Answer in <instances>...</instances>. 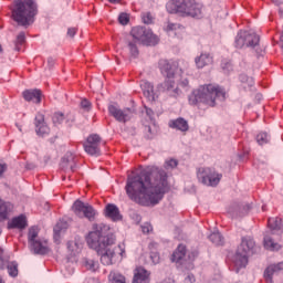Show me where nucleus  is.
Listing matches in <instances>:
<instances>
[{
  "mask_svg": "<svg viewBox=\"0 0 283 283\" xmlns=\"http://www.w3.org/2000/svg\"><path fill=\"white\" fill-rule=\"evenodd\" d=\"M167 178V171L156 167H147L135 176H128L126 193L133 202L158 205L167 193L169 187Z\"/></svg>",
  "mask_w": 283,
  "mask_h": 283,
  "instance_id": "nucleus-1",
  "label": "nucleus"
},
{
  "mask_svg": "<svg viewBox=\"0 0 283 283\" xmlns=\"http://www.w3.org/2000/svg\"><path fill=\"white\" fill-rule=\"evenodd\" d=\"M92 229L86 237L87 245L101 255V262L104 266L114 264L116 252L107 249V247H112L116 242V237L112 232V228L105 223H94Z\"/></svg>",
  "mask_w": 283,
  "mask_h": 283,
  "instance_id": "nucleus-2",
  "label": "nucleus"
},
{
  "mask_svg": "<svg viewBox=\"0 0 283 283\" xmlns=\"http://www.w3.org/2000/svg\"><path fill=\"white\" fill-rule=\"evenodd\" d=\"M189 105H206L207 107H216L217 101H227V91L217 84H208L200 86L191 92L188 96Z\"/></svg>",
  "mask_w": 283,
  "mask_h": 283,
  "instance_id": "nucleus-3",
  "label": "nucleus"
},
{
  "mask_svg": "<svg viewBox=\"0 0 283 283\" xmlns=\"http://www.w3.org/2000/svg\"><path fill=\"white\" fill-rule=\"evenodd\" d=\"M12 19L22 28L32 25L39 14V4L36 0H14L11 10Z\"/></svg>",
  "mask_w": 283,
  "mask_h": 283,
  "instance_id": "nucleus-4",
  "label": "nucleus"
},
{
  "mask_svg": "<svg viewBox=\"0 0 283 283\" xmlns=\"http://www.w3.org/2000/svg\"><path fill=\"white\" fill-rule=\"evenodd\" d=\"M166 8L170 14L202 19V4L196 2V0H171Z\"/></svg>",
  "mask_w": 283,
  "mask_h": 283,
  "instance_id": "nucleus-5",
  "label": "nucleus"
},
{
  "mask_svg": "<svg viewBox=\"0 0 283 283\" xmlns=\"http://www.w3.org/2000/svg\"><path fill=\"white\" fill-rule=\"evenodd\" d=\"M253 249H255V241L253 238L243 237L233 260L234 265L238 269H244V266L249 264V253H253Z\"/></svg>",
  "mask_w": 283,
  "mask_h": 283,
  "instance_id": "nucleus-6",
  "label": "nucleus"
},
{
  "mask_svg": "<svg viewBox=\"0 0 283 283\" xmlns=\"http://www.w3.org/2000/svg\"><path fill=\"white\" fill-rule=\"evenodd\" d=\"M197 178L206 187H218L222 180V174L216 171L213 168H199Z\"/></svg>",
  "mask_w": 283,
  "mask_h": 283,
  "instance_id": "nucleus-7",
  "label": "nucleus"
},
{
  "mask_svg": "<svg viewBox=\"0 0 283 283\" xmlns=\"http://www.w3.org/2000/svg\"><path fill=\"white\" fill-rule=\"evenodd\" d=\"M256 48L260 45V35L254 32L239 31L234 39V48L242 50V48Z\"/></svg>",
  "mask_w": 283,
  "mask_h": 283,
  "instance_id": "nucleus-8",
  "label": "nucleus"
},
{
  "mask_svg": "<svg viewBox=\"0 0 283 283\" xmlns=\"http://www.w3.org/2000/svg\"><path fill=\"white\" fill-rule=\"evenodd\" d=\"M72 211L75 213V216H77V218H86L88 222H94V220H96V216L98 214L92 205L85 203L80 199L75 200L73 203Z\"/></svg>",
  "mask_w": 283,
  "mask_h": 283,
  "instance_id": "nucleus-9",
  "label": "nucleus"
},
{
  "mask_svg": "<svg viewBox=\"0 0 283 283\" xmlns=\"http://www.w3.org/2000/svg\"><path fill=\"white\" fill-rule=\"evenodd\" d=\"M130 34L135 41H140L145 45H156L158 43V36L151 32V29L146 27H134Z\"/></svg>",
  "mask_w": 283,
  "mask_h": 283,
  "instance_id": "nucleus-10",
  "label": "nucleus"
},
{
  "mask_svg": "<svg viewBox=\"0 0 283 283\" xmlns=\"http://www.w3.org/2000/svg\"><path fill=\"white\" fill-rule=\"evenodd\" d=\"M39 238V227H31L28 233L29 244L36 255H45L48 253V245L45 241L42 242Z\"/></svg>",
  "mask_w": 283,
  "mask_h": 283,
  "instance_id": "nucleus-11",
  "label": "nucleus"
},
{
  "mask_svg": "<svg viewBox=\"0 0 283 283\" xmlns=\"http://www.w3.org/2000/svg\"><path fill=\"white\" fill-rule=\"evenodd\" d=\"M108 113L118 123H127V120L132 119V109L130 108L120 109L118 104H109Z\"/></svg>",
  "mask_w": 283,
  "mask_h": 283,
  "instance_id": "nucleus-12",
  "label": "nucleus"
},
{
  "mask_svg": "<svg viewBox=\"0 0 283 283\" xmlns=\"http://www.w3.org/2000/svg\"><path fill=\"white\" fill-rule=\"evenodd\" d=\"M35 134L40 138H45L50 136V126L45 123V115L38 113L34 118Z\"/></svg>",
  "mask_w": 283,
  "mask_h": 283,
  "instance_id": "nucleus-13",
  "label": "nucleus"
},
{
  "mask_svg": "<svg viewBox=\"0 0 283 283\" xmlns=\"http://www.w3.org/2000/svg\"><path fill=\"white\" fill-rule=\"evenodd\" d=\"M249 211H251V205L249 203L240 205L238 202H232L228 207V213L231 218H244Z\"/></svg>",
  "mask_w": 283,
  "mask_h": 283,
  "instance_id": "nucleus-14",
  "label": "nucleus"
},
{
  "mask_svg": "<svg viewBox=\"0 0 283 283\" xmlns=\"http://www.w3.org/2000/svg\"><path fill=\"white\" fill-rule=\"evenodd\" d=\"M60 167L63 171H71L72 174L76 171V157L74 154L66 153L61 159Z\"/></svg>",
  "mask_w": 283,
  "mask_h": 283,
  "instance_id": "nucleus-15",
  "label": "nucleus"
},
{
  "mask_svg": "<svg viewBox=\"0 0 283 283\" xmlns=\"http://www.w3.org/2000/svg\"><path fill=\"white\" fill-rule=\"evenodd\" d=\"M263 247L268 251H280V249H282V245L277 243L275 239V232L273 231H269L264 234Z\"/></svg>",
  "mask_w": 283,
  "mask_h": 283,
  "instance_id": "nucleus-16",
  "label": "nucleus"
},
{
  "mask_svg": "<svg viewBox=\"0 0 283 283\" xmlns=\"http://www.w3.org/2000/svg\"><path fill=\"white\" fill-rule=\"evenodd\" d=\"M283 271V261L274 264H270L268 269L264 270L263 277L266 283H273V275H277Z\"/></svg>",
  "mask_w": 283,
  "mask_h": 283,
  "instance_id": "nucleus-17",
  "label": "nucleus"
},
{
  "mask_svg": "<svg viewBox=\"0 0 283 283\" xmlns=\"http://www.w3.org/2000/svg\"><path fill=\"white\" fill-rule=\"evenodd\" d=\"M159 70L166 78H174L176 76V64L169 63L167 60L159 61Z\"/></svg>",
  "mask_w": 283,
  "mask_h": 283,
  "instance_id": "nucleus-18",
  "label": "nucleus"
},
{
  "mask_svg": "<svg viewBox=\"0 0 283 283\" xmlns=\"http://www.w3.org/2000/svg\"><path fill=\"white\" fill-rule=\"evenodd\" d=\"M163 92H168L169 96H180V88L176 87V81L174 78H167L160 84Z\"/></svg>",
  "mask_w": 283,
  "mask_h": 283,
  "instance_id": "nucleus-19",
  "label": "nucleus"
},
{
  "mask_svg": "<svg viewBox=\"0 0 283 283\" xmlns=\"http://www.w3.org/2000/svg\"><path fill=\"white\" fill-rule=\"evenodd\" d=\"M22 96L28 103H35L39 105V103H41V96H43V93H41V90L39 88H31L23 91Z\"/></svg>",
  "mask_w": 283,
  "mask_h": 283,
  "instance_id": "nucleus-20",
  "label": "nucleus"
},
{
  "mask_svg": "<svg viewBox=\"0 0 283 283\" xmlns=\"http://www.w3.org/2000/svg\"><path fill=\"white\" fill-rule=\"evenodd\" d=\"M105 216L113 220V222H118V220H123V216H120V210L118 206L114 203H108L105 207Z\"/></svg>",
  "mask_w": 283,
  "mask_h": 283,
  "instance_id": "nucleus-21",
  "label": "nucleus"
},
{
  "mask_svg": "<svg viewBox=\"0 0 283 283\" xmlns=\"http://www.w3.org/2000/svg\"><path fill=\"white\" fill-rule=\"evenodd\" d=\"M25 227H28V219L25 218V214L14 217L8 222V229H19L20 231H23Z\"/></svg>",
  "mask_w": 283,
  "mask_h": 283,
  "instance_id": "nucleus-22",
  "label": "nucleus"
},
{
  "mask_svg": "<svg viewBox=\"0 0 283 283\" xmlns=\"http://www.w3.org/2000/svg\"><path fill=\"white\" fill-rule=\"evenodd\" d=\"M140 87H142V92H143L145 98H147V101H150V102L156 101V93L154 92V84H151V82L144 80L140 82Z\"/></svg>",
  "mask_w": 283,
  "mask_h": 283,
  "instance_id": "nucleus-23",
  "label": "nucleus"
},
{
  "mask_svg": "<svg viewBox=\"0 0 283 283\" xmlns=\"http://www.w3.org/2000/svg\"><path fill=\"white\" fill-rule=\"evenodd\" d=\"M149 275L150 273L145 268L139 266L136 269L133 283H149Z\"/></svg>",
  "mask_w": 283,
  "mask_h": 283,
  "instance_id": "nucleus-24",
  "label": "nucleus"
},
{
  "mask_svg": "<svg viewBox=\"0 0 283 283\" xmlns=\"http://www.w3.org/2000/svg\"><path fill=\"white\" fill-rule=\"evenodd\" d=\"M168 125L171 129H178V132H189V122L182 117L171 119Z\"/></svg>",
  "mask_w": 283,
  "mask_h": 283,
  "instance_id": "nucleus-25",
  "label": "nucleus"
},
{
  "mask_svg": "<svg viewBox=\"0 0 283 283\" xmlns=\"http://www.w3.org/2000/svg\"><path fill=\"white\" fill-rule=\"evenodd\" d=\"M195 63L199 70H202V67H207V65H213V56L209 53H202L195 59Z\"/></svg>",
  "mask_w": 283,
  "mask_h": 283,
  "instance_id": "nucleus-26",
  "label": "nucleus"
},
{
  "mask_svg": "<svg viewBox=\"0 0 283 283\" xmlns=\"http://www.w3.org/2000/svg\"><path fill=\"white\" fill-rule=\"evenodd\" d=\"M13 206L10 202H6L0 199V222L8 220V216L12 212Z\"/></svg>",
  "mask_w": 283,
  "mask_h": 283,
  "instance_id": "nucleus-27",
  "label": "nucleus"
},
{
  "mask_svg": "<svg viewBox=\"0 0 283 283\" xmlns=\"http://www.w3.org/2000/svg\"><path fill=\"white\" fill-rule=\"evenodd\" d=\"M268 227L271 229L272 233L275 231H283V222L281 218H270L268 220Z\"/></svg>",
  "mask_w": 283,
  "mask_h": 283,
  "instance_id": "nucleus-28",
  "label": "nucleus"
},
{
  "mask_svg": "<svg viewBox=\"0 0 283 283\" xmlns=\"http://www.w3.org/2000/svg\"><path fill=\"white\" fill-rule=\"evenodd\" d=\"M187 255V247L179 244L171 255V262H180Z\"/></svg>",
  "mask_w": 283,
  "mask_h": 283,
  "instance_id": "nucleus-29",
  "label": "nucleus"
},
{
  "mask_svg": "<svg viewBox=\"0 0 283 283\" xmlns=\"http://www.w3.org/2000/svg\"><path fill=\"white\" fill-rule=\"evenodd\" d=\"M109 283H127L125 276L118 271H112L108 275Z\"/></svg>",
  "mask_w": 283,
  "mask_h": 283,
  "instance_id": "nucleus-30",
  "label": "nucleus"
},
{
  "mask_svg": "<svg viewBox=\"0 0 283 283\" xmlns=\"http://www.w3.org/2000/svg\"><path fill=\"white\" fill-rule=\"evenodd\" d=\"M84 150L90 156H101V148L94 144L85 143L84 144Z\"/></svg>",
  "mask_w": 283,
  "mask_h": 283,
  "instance_id": "nucleus-31",
  "label": "nucleus"
},
{
  "mask_svg": "<svg viewBox=\"0 0 283 283\" xmlns=\"http://www.w3.org/2000/svg\"><path fill=\"white\" fill-rule=\"evenodd\" d=\"M209 240L212 242V244H216V247H222V244H224V238L220 232L211 233L209 235Z\"/></svg>",
  "mask_w": 283,
  "mask_h": 283,
  "instance_id": "nucleus-32",
  "label": "nucleus"
},
{
  "mask_svg": "<svg viewBox=\"0 0 283 283\" xmlns=\"http://www.w3.org/2000/svg\"><path fill=\"white\" fill-rule=\"evenodd\" d=\"M271 142V135L266 132H261L256 135V143L259 145H266Z\"/></svg>",
  "mask_w": 283,
  "mask_h": 283,
  "instance_id": "nucleus-33",
  "label": "nucleus"
},
{
  "mask_svg": "<svg viewBox=\"0 0 283 283\" xmlns=\"http://www.w3.org/2000/svg\"><path fill=\"white\" fill-rule=\"evenodd\" d=\"M25 43V32H20L14 41L17 52H21V46Z\"/></svg>",
  "mask_w": 283,
  "mask_h": 283,
  "instance_id": "nucleus-34",
  "label": "nucleus"
},
{
  "mask_svg": "<svg viewBox=\"0 0 283 283\" xmlns=\"http://www.w3.org/2000/svg\"><path fill=\"white\" fill-rule=\"evenodd\" d=\"M128 50H129V54L132 56V59H138V46L136 45V41H130L128 42Z\"/></svg>",
  "mask_w": 283,
  "mask_h": 283,
  "instance_id": "nucleus-35",
  "label": "nucleus"
},
{
  "mask_svg": "<svg viewBox=\"0 0 283 283\" xmlns=\"http://www.w3.org/2000/svg\"><path fill=\"white\" fill-rule=\"evenodd\" d=\"M85 266L86 269H88V271H92L93 273H96V271H98L99 269L98 261H94L92 259H87L85 261Z\"/></svg>",
  "mask_w": 283,
  "mask_h": 283,
  "instance_id": "nucleus-36",
  "label": "nucleus"
},
{
  "mask_svg": "<svg viewBox=\"0 0 283 283\" xmlns=\"http://www.w3.org/2000/svg\"><path fill=\"white\" fill-rule=\"evenodd\" d=\"M52 120H53V125H55V127L59 125H62V123L65 120V115L61 112L54 113Z\"/></svg>",
  "mask_w": 283,
  "mask_h": 283,
  "instance_id": "nucleus-37",
  "label": "nucleus"
},
{
  "mask_svg": "<svg viewBox=\"0 0 283 283\" xmlns=\"http://www.w3.org/2000/svg\"><path fill=\"white\" fill-rule=\"evenodd\" d=\"M65 229H67V221L60 220L54 227L53 231L55 235H59L61 231H65Z\"/></svg>",
  "mask_w": 283,
  "mask_h": 283,
  "instance_id": "nucleus-38",
  "label": "nucleus"
},
{
  "mask_svg": "<svg viewBox=\"0 0 283 283\" xmlns=\"http://www.w3.org/2000/svg\"><path fill=\"white\" fill-rule=\"evenodd\" d=\"M86 143H88L90 145H95V146L99 147L101 136H98V134L90 135L86 139Z\"/></svg>",
  "mask_w": 283,
  "mask_h": 283,
  "instance_id": "nucleus-39",
  "label": "nucleus"
},
{
  "mask_svg": "<svg viewBox=\"0 0 283 283\" xmlns=\"http://www.w3.org/2000/svg\"><path fill=\"white\" fill-rule=\"evenodd\" d=\"M164 167L165 169H176L178 167V160L174 158L167 159Z\"/></svg>",
  "mask_w": 283,
  "mask_h": 283,
  "instance_id": "nucleus-40",
  "label": "nucleus"
},
{
  "mask_svg": "<svg viewBox=\"0 0 283 283\" xmlns=\"http://www.w3.org/2000/svg\"><path fill=\"white\" fill-rule=\"evenodd\" d=\"M67 249L69 251H71V253H73V255H75L76 253H78V243L75 241H69Z\"/></svg>",
  "mask_w": 283,
  "mask_h": 283,
  "instance_id": "nucleus-41",
  "label": "nucleus"
},
{
  "mask_svg": "<svg viewBox=\"0 0 283 283\" xmlns=\"http://www.w3.org/2000/svg\"><path fill=\"white\" fill-rule=\"evenodd\" d=\"M221 67L223 72H231V70H233V64L231 63V61L223 60L221 62Z\"/></svg>",
  "mask_w": 283,
  "mask_h": 283,
  "instance_id": "nucleus-42",
  "label": "nucleus"
},
{
  "mask_svg": "<svg viewBox=\"0 0 283 283\" xmlns=\"http://www.w3.org/2000/svg\"><path fill=\"white\" fill-rule=\"evenodd\" d=\"M241 83H247L249 85V87H252L253 85V77H249L248 75L245 74H241L239 76Z\"/></svg>",
  "mask_w": 283,
  "mask_h": 283,
  "instance_id": "nucleus-43",
  "label": "nucleus"
},
{
  "mask_svg": "<svg viewBox=\"0 0 283 283\" xmlns=\"http://www.w3.org/2000/svg\"><path fill=\"white\" fill-rule=\"evenodd\" d=\"M120 25H127L129 23V15L127 13H120L118 17Z\"/></svg>",
  "mask_w": 283,
  "mask_h": 283,
  "instance_id": "nucleus-44",
  "label": "nucleus"
},
{
  "mask_svg": "<svg viewBox=\"0 0 283 283\" xmlns=\"http://www.w3.org/2000/svg\"><path fill=\"white\" fill-rule=\"evenodd\" d=\"M150 260L153 264H160V254H158V252H151Z\"/></svg>",
  "mask_w": 283,
  "mask_h": 283,
  "instance_id": "nucleus-45",
  "label": "nucleus"
},
{
  "mask_svg": "<svg viewBox=\"0 0 283 283\" xmlns=\"http://www.w3.org/2000/svg\"><path fill=\"white\" fill-rule=\"evenodd\" d=\"M143 21L146 25H149L153 21L154 18L151 17V13L147 12L143 14Z\"/></svg>",
  "mask_w": 283,
  "mask_h": 283,
  "instance_id": "nucleus-46",
  "label": "nucleus"
},
{
  "mask_svg": "<svg viewBox=\"0 0 283 283\" xmlns=\"http://www.w3.org/2000/svg\"><path fill=\"white\" fill-rule=\"evenodd\" d=\"M81 107L82 109H85V112H90V109H92V103L87 99H82Z\"/></svg>",
  "mask_w": 283,
  "mask_h": 283,
  "instance_id": "nucleus-47",
  "label": "nucleus"
},
{
  "mask_svg": "<svg viewBox=\"0 0 283 283\" xmlns=\"http://www.w3.org/2000/svg\"><path fill=\"white\" fill-rule=\"evenodd\" d=\"M178 28H180L179 24L168 22L166 30L167 32H174L175 30H178Z\"/></svg>",
  "mask_w": 283,
  "mask_h": 283,
  "instance_id": "nucleus-48",
  "label": "nucleus"
},
{
  "mask_svg": "<svg viewBox=\"0 0 283 283\" xmlns=\"http://www.w3.org/2000/svg\"><path fill=\"white\" fill-rule=\"evenodd\" d=\"M153 227L150 226V223H144L143 226H142V231H143V233H149V232H151L153 231Z\"/></svg>",
  "mask_w": 283,
  "mask_h": 283,
  "instance_id": "nucleus-49",
  "label": "nucleus"
},
{
  "mask_svg": "<svg viewBox=\"0 0 283 283\" xmlns=\"http://www.w3.org/2000/svg\"><path fill=\"white\" fill-rule=\"evenodd\" d=\"M8 170V165L0 161V178H3V174Z\"/></svg>",
  "mask_w": 283,
  "mask_h": 283,
  "instance_id": "nucleus-50",
  "label": "nucleus"
},
{
  "mask_svg": "<svg viewBox=\"0 0 283 283\" xmlns=\"http://www.w3.org/2000/svg\"><path fill=\"white\" fill-rule=\"evenodd\" d=\"M76 32H77L76 28H69L67 36H70L71 39H74V36L76 35Z\"/></svg>",
  "mask_w": 283,
  "mask_h": 283,
  "instance_id": "nucleus-51",
  "label": "nucleus"
},
{
  "mask_svg": "<svg viewBox=\"0 0 283 283\" xmlns=\"http://www.w3.org/2000/svg\"><path fill=\"white\" fill-rule=\"evenodd\" d=\"M186 283H193L196 282V276L193 274H188L185 279Z\"/></svg>",
  "mask_w": 283,
  "mask_h": 283,
  "instance_id": "nucleus-52",
  "label": "nucleus"
},
{
  "mask_svg": "<svg viewBox=\"0 0 283 283\" xmlns=\"http://www.w3.org/2000/svg\"><path fill=\"white\" fill-rule=\"evenodd\" d=\"M181 87H188L189 86V80L185 78L180 82Z\"/></svg>",
  "mask_w": 283,
  "mask_h": 283,
  "instance_id": "nucleus-53",
  "label": "nucleus"
},
{
  "mask_svg": "<svg viewBox=\"0 0 283 283\" xmlns=\"http://www.w3.org/2000/svg\"><path fill=\"white\" fill-rule=\"evenodd\" d=\"M146 114L151 118V116H154V111L151 108H146Z\"/></svg>",
  "mask_w": 283,
  "mask_h": 283,
  "instance_id": "nucleus-54",
  "label": "nucleus"
},
{
  "mask_svg": "<svg viewBox=\"0 0 283 283\" xmlns=\"http://www.w3.org/2000/svg\"><path fill=\"white\" fill-rule=\"evenodd\" d=\"M48 64L50 67H53L54 66V59L53 57H49L48 59Z\"/></svg>",
  "mask_w": 283,
  "mask_h": 283,
  "instance_id": "nucleus-55",
  "label": "nucleus"
},
{
  "mask_svg": "<svg viewBox=\"0 0 283 283\" xmlns=\"http://www.w3.org/2000/svg\"><path fill=\"white\" fill-rule=\"evenodd\" d=\"M118 249L120 250L119 255L123 258V255H125V248H123V245H118Z\"/></svg>",
  "mask_w": 283,
  "mask_h": 283,
  "instance_id": "nucleus-56",
  "label": "nucleus"
},
{
  "mask_svg": "<svg viewBox=\"0 0 283 283\" xmlns=\"http://www.w3.org/2000/svg\"><path fill=\"white\" fill-rule=\"evenodd\" d=\"M272 1H273V3H276V6H280L283 3V0H272Z\"/></svg>",
  "mask_w": 283,
  "mask_h": 283,
  "instance_id": "nucleus-57",
  "label": "nucleus"
},
{
  "mask_svg": "<svg viewBox=\"0 0 283 283\" xmlns=\"http://www.w3.org/2000/svg\"><path fill=\"white\" fill-rule=\"evenodd\" d=\"M122 0H108L109 3H120Z\"/></svg>",
  "mask_w": 283,
  "mask_h": 283,
  "instance_id": "nucleus-58",
  "label": "nucleus"
},
{
  "mask_svg": "<svg viewBox=\"0 0 283 283\" xmlns=\"http://www.w3.org/2000/svg\"><path fill=\"white\" fill-rule=\"evenodd\" d=\"M0 283H6L1 276H0Z\"/></svg>",
  "mask_w": 283,
  "mask_h": 283,
  "instance_id": "nucleus-59",
  "label": "nucleus"
},
{
  "mask_svg": "<svg viewBox=\"0 0 283 283\" xmlns=\"http://www.w3.org/2000/svg\"><path fill=\"white\" fill-rule=\"evenodd\" d=\"M0 52H3V48L0 45Z\"/></svg>",
  "mask_w": 283,
  "mask_h": 283,
  "instance_id": "nucleus-60",
  "label": "nucleus"
},
{
  "mask_svg": "<svg viewBox=\"0 0 283 283\" xmlns=\"http://www.w3.org/2000/svg\"><path fill=\"white\" fill-rule=\"evenodd\" d=\"M148 132H151V127L148 126Z\"/></svg>",
  "mask_w": 283,
  "mask_h": 283,
  "instance_id": "nucleus-61",
  "label": "nucleus"
},
{
  "mask_svg": "<svg viewBox=\"0 0 283 283\" xmlns=\"http://www.w3.org/2000/svg\"><path fill=\"white\" fill-rule=\"evenodd\" d=\"M280 13L282 14V10H280Z\"/></svg>",
  "mask_w": 283,
  "mask_h": 283,
  "instance_id": "nucleus-62",
  "label": "nucleus"
},
{
  "mask_svg": "<svg viewBox=\"0 0 283 283\" xmlns=\"http://www.w3.org/2000/svg\"><path fill=\"white\" fill-rule=\"evenodd\" d=\"M0 235H1V230H0Z\"/></svg>",
  "mask_w": 283,
  "mask_h": 283,
  "instance_id": "nucleus-63",
  "label": "nucleus"
}]
</instances>
